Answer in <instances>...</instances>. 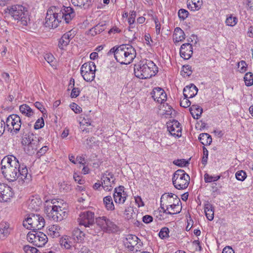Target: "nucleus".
I'll use <instances>...</instances> for the list:
<instances>
[{"label":"nucleus","instance_id":"obj_54","mask_svg":"<svg viewBox=\"0 0 253 253\" xmlns=\"http://www.w3.org/2000/svg\"><path fill=\"white\" fill-rule=\"evenodd\" d=\"M182 71L184 72V75H186V76H189L192 73V68L189 65H184L183 66Z\"/></svg>","mask_w":253,"mask_h":253},{"label":"nucleus","instance_id":"obj_49","mask_svg":"<svg viewBox=\"0 0 253 253\" xmlns=\"http://www.w3.org/2000/svg\"><path fill=\"white\" fill-rule=\"evenodd\" d=\"M239 71L240 73H245L247 70V64L245 61L242 60L238 64Z\"/></svg>","mask_w":253,"mask_h":253},{"label":"nucleus","instance_id":"obj_35","mask_svg":"<svg viewBox=\"0 0 253 253\" xmlns=\"http://www.w3.org/2000/svg\"><path fill=\"white\" fill-rule=\"evenodd\" d=\"M161 202L166 201L168 204L172 203V200H175L176 202H180L179 199L177 196L171 193L163 194L161 197Z\"/></svg>","mask_w":253,"mask_h":253},{"label":"nucleus","instance_id":"obj_52","mask_svg":"<svg viewBox=\"0 0 253 253\" xmlns=\"http://www.w3.org/2000/svg\"><path fill=\"white\" fill-rule=\"evenodd\" d=\"M73 178L74 180L80 185H83L85 183V180L81 175H78L77 173H74Z\"/></svg>","mask_w":253,"mask_h":253},{"label":"nucleus","instance_id":"obj_32","mask_svg":"<svg viewBox=\"0 0 253 253\" xmlns=\"http://www.w3.org/2000/svg\"><path fill=\"white\" fill-rule=\"evenodd\" d=\"M190 113L195 119H198L203 112V109L197 105H193L189 109Z\"/></svg>","mask_w":253,"mask_h":253},{"label":"nucleus","instance_id":"obj_31","mask_svg":"<svg viewBox=\"0 0 253 253\" xmlns=\"http://www.w3.org/2000/svg\"><path fill=\"white\" fill-rule=\"evenodd\" d=\"M187 7L193 11L199 10L203 5L202 0H188Z\"/></svg>","mask_w":253,"mask_h":253},{"label":"nucleus","instance_id":"obj_58","mask_svg":"<svg viewBox=\"0 0 253 253\" xmlns=\"http://www.w3.org/2000/svg\"><path fill=\"white\" fill-rule=\"evenodd\" d=\"M80 93V90L79 88L73 87L70 96L71 98H76L79 95Z\"/></svg>","mask_w":253,"mask_h":253},{"label":"nucleus","instance_id":"obj_42","mask_svg":"<svg viewBox=\"0 0 253 253\" xmlns=\"http://www.w3.org/2000/svg\"><path fill=\"white\" fill-rule=\"evenodd\" d=\"M169 228L167 227H163L161 229V230L159 233V237L161 239H165V238H168L169 237Z\"/></svg>","mask_w":253,"mask_h":253},{"label":"nucleus","instance_id":"obj_38","mask_svg":"<svg viewBox=\"0 0 253 253\" xmlns=\"http://www.w3.org/2000/svg\"><path fill=\"white\" fill-rule=\"evenodd\" d=\"M101 183L102 188L106 191L111 190V182L110 178L107 174L103 175L101 178Z\"/></svg>","mask_w":253,"mask_h":253},{"label":"nucleus","instance_id":"obj_59","mask_svg":"<svg viewBox=\"0 0 253 253\" xmlns=\"http://www.w3.org/2000/svg\"><path fill=\"white\" fill-rule=\"evenodd\" d=\"M111 197L110 196H106L103 199V203L107 210L111 209Z\"/></svg>","mask_w":253,"mask_h":253},{"label":"nucleus","instance_id":"obj_41","mask_svg":"<svg viewBox=\"0 0 253 253\" xmlns=\"http://www.w3.org/2000/svg\"><path fill=\"white\" fill-rule=\"evenodd\" d=\"M245 84L250 86L253 84V74L251 72L247 73L244 78Z\"/></svg>","mask_w":253,"mask_h":253},{"label":"nucleus","instance_id":"obj_5","mask_svg":"<svg viewBox=\"0 0 253 253\" xmlns=\"http://www.w3.org/2000/svg\"><path fill=\"white\" fill-rule=\"evenodd\" d=\"M4 11L13 19L24 26H27L30 23V15L29 10L27 7L22 5L16 4L7 7Z\"/></svg>","mask_w":253,"mask_h":253},{"label":"nucleus","instance_id":"obj_10","mask_svg":"<svg viewBox=\"0 0 253 253\" xmlns=\"http://www.w3.org/2000/svg\"><path fill=\"white\" fill-rule=\"evenodd\" d=\"M60 12L59 7L57 6H51L47 10L45 18L44 25L49 28H55L57 27L60 21L59 18Z\"/></svg>","mask_w":253,"mask_h":253},{"label":"nucleus","instance_id":"obj_64","mask_svg":"<svg viewBox=\"0 0 253 253\" xmlns=\"http://www.w3.org/2000/svg\"><path fill=\"white\" fill-rule=\"evenodd\" d=\"M146 43L147 45H151L153 43V40L151 39L150 35L149 34H146L144 36Z\"/></svg>","mask_w":253,"mask_h":253},{"label":"nucleus","instance_id":"obj_15","mask_svg":"<svg viewBox=\"0 0 253 253\" xmlns=\"http://www.w3.org/2000/svg\"><path fill=\"white\" fill-rule=\"evenodd\" d=\"M124 242L126 247L131 251H133L135 246V250L137 251L139 248V246H141L142 244L138 238L136 236L132 234L127 235Z\"/></svg>","mask_w":253,"mask_h":253},{"label":"nucleus","instance_id":"obj_24","mask_svg":"<svg viewBox=\"0 0 253 253\" xmlns=\"http://www.w3.org/2000/svg\"><path fill=\"white\" fill-rule=\"evenodd\" d=\"M198 88L193 84L185 86L183 89V95L186 98H193L198 92Z\"/></svg>","mask_w":253,"mask_h":253},{"label":"nucleus","instance_id":"obj_25","mask_svg":"<svg viewBox=\"0 0 253 253\" xmlns=\"http://www.w3.org/2000/svg\"><path fill=\"white\" fill-rule=\"evenodd\" d=\"M96 223L104 231L110 230V221L105 216L99 217L96 219Z\"/></svg>","mask_w":253,"mask_h":253},{"label":"nucleus","instance_id":"obj_33","mask_svg":"<svg viewBox=\"0 0 253 253\" xmlns=\"http://www.w3.org/2000/svg\"><path fill=\"white\" fill-rule=\"evenodd\" d=\"M19 110L23 115L28 117H31L34 114L33 109L26 104L20 105L19 107Z\"/></svg>","mask_w":253,"mask_h":253},{"label":"nucleus","instance_id":"obj_37","mask_svg":"<svg viewBox=\"0 0 253 253\" xmlns=\"http://www.w3.org/2000/svg\"><path fill=\"white\" fill-rule=\"evenodd\" d=\"M198 139L200 142L204 146L210 145L212 142L211 136L207 133H201L198 137Z\"/></svg>","mask_w":253,"mask_h":253},{"label":"nucleus","instance_id":"obj_23","mask_svg":"<svg viewBox=\"0 0 253 253\" xmlns=\"http://www.w3.org/2000/svg\"><path fill=\"white\" fill-rule=\"evenodd\" d=\"M19 172H18V179L23 182L28 183L30 181L31 176L28 173V169L26 166L20 165Z\"/></svg>","mask_w":253,"mask_h":253},{"label":"nucleus","instance_id":"obj_46","mask_svg":"<svg viewBox=\"0 0 253 253\" xmlns=\"http://www.w3.org/2000/svg\"><path fill=\"white\" fill-rule=\"evenodd\" d=\"M44 59L51 66H54L55 58L51 54H46L44 55Z\"/></svg>","mask_w":253,"mask_h":253},{"label":"nucleus","instance_id":"obj_17","mask_svg":"<svg viewBox=\"0 0 253 253\" xmlns=\"http://www.w3.org/2000/svg\"><path fill=\"white\" fill-rule=\"evenodd\" d=\"M168 130L172 136L180 137L181 135V127L180 123L176 120H173L167 124Z\"/></svg>","mask_w":253,"mask_h":253},{"label":"nucleus","instance_id":"obj_6","mask_svg":"<svg viewBox=\"0 0 253 253\" xmlns=\"http://www.w3.org/2000/svg\"><path fill=\"white\" fill-rule=\"evenodd\" d=\"M43 138L37 137L33 133H28L23 136L22 139V144L25 152L29 155H33L37 152L38 148L40 146L41 141Z\"/></svg>","mask_w":253,"mask_h":253},{"label":"nucleus","instance_id":"obj_20","mask_svg":"<svg viewBox=\"0 0 253 253\" xmlns=\"http://www.w3.org/2000/svg\"><path fill=\"white\" fill-rule=\"evenodd\" d=\"M60 244L62 247L67 250L70 251V253H75L81 247L80 244H76L74 245H72V242L70 241L68 237H63L60 240Z\"/></svg>","mask_w":253,"mask_h":253},{"label":"nucleus","instance_id":"obj_62","mask_svg":"<svg viewBox=\"0 0 253 253\" xmlns=\"http://www.w3.org/2000/svg\"><path fill=\"white\" fill-rule=\"evenodd\" d=\"M35 106L42 113L44 114L46 111L42 104L39 102H36L34 104Z\"/></svg>","mask_w":253,"mask_h":253},{"label":"nucleus","instance_id":"obj_14","mask_svg":"<svg viewBox=\"0 0 253 253\" xmlns=\"http://www.w3.org/2000/svg\"><path fill=\"white\" fill-rule=\"evenodd\" d=\"M127 194L125 191V187L119 186L114 189L113 198L115 203L118 205L124 204L126 200Z\"/></svg>","mask_w":253,"mask_h":253},{"label":"nucleus","instance_id":"obj_28","mask_svg":"<svg viewBox=\"0 0 253 253\" xmlns=\"http://www.w3.org/2000/svg\"><path fill=\"white\" fill-rule=\"evenodd\" d=\"M173 38L174 42H181L185 38V33L180 28L176 27L174 31Z\"/></svg>","mask_w":253,"mask_h":253},{"label":"nucleus","instance_id":"obj_18","mask_svg":"<svg viewBox=\"0 0 253 253\" xmlns=\"http://www.w3.org/2000/svg\"><path fill=\"white\" fill-rule=\"evenodd\" d=\"M42 204V201L38 196H32L27 202L28 209L31 211H39Z\"/></svg>","mask_w":253,"mask_h":253},{"label":"nucleus","instance_id":"obj_21","mask_svg":"<svg viewBox=\"0 0 253 253\" xmlns=\"http://www.w3.org/2000/svg\"><path fill=\"white\" fill-rule=\"evenodd\" d=\"M152 97L158 103H162L167 99V94L164 90L160 87H155L152 93Z\"/></svg>","mask_w":253,"mask_h":253},{"label":"nucleus","instance_id":"obj_3","mask_svg":"<svg viewBox=\"0 0 253 253\" xmlns=\"http://www.w3.org/2000/svg\"><path fill=\"white\" fill-rule=\"evenodd\" d=\"M116 61L121 64H129L136 56V51L132 46L129 44H122L115 49L112 48V53Z\"/></svg>","mask_w":253,"mask_h":253},{"label":"nucleus","instance_id":"obj_1","mask_svg":"<svg viewBox=\"0 0 253 253\" xmlns=\"http://www.w3.org/2000/svg\"><path fill=\"white\" fill-rule=\"evenodd\" d=\"M1 169L4 177L10 181L18 179L20 164L17 159L13 156L4 157L1 162Z\"/></svg>","mask_w":253,"mask_h":253},{"label":"nucleus","instance_id":"obj_55","mask_svg":"<svg viewBox=\"0 0 253 253\" xmlns=\"http://www.w3.org/2000/svg\"><path fill=\"white\" fill-rule=\"evenodd\" d=\"M189 98H184L180 100V105L181 107L184 108H187L191 105V102L188 100Z\"/></svg>","mask_w":253,"mask_h":253},{"label":"nucleus","instance_id":"obj_36","mask_svg":"<svg viewBox=\"0 0 253 253\" xmlns=\"http://www.w3.org/2000/svg\"><path fill=\"white\" fill-rule=\"evenodd\" d=\"M72 236L74 240L79 243L83 242L85 238V234L79 228H76L73 230Z\"/></svg>","mask_w":253,"mask_h":253},{"label":"nucleus","instance_id":"obj_27","mask_svg":"<svg viewBox=\"0 0 253 253\" xmlns=\"http://www.w3.org/2000/svg\"><path fill=\"white\" fill-rule=\"evenodd\" d=\"M124 215L128 220L133 219L135 220L137 214L134 211V207L131 206L126 207L124 211Z\"/></svg>","mask_w":253,"mask_h":253},{"label":"nucleus","instance_id":"obj_2","mask_svg":"<svg viewBox=\"0 0 253 253\" xmlns=\"http://www.w3.org/2000/svg\"><path fill=\"white\" fill-rule=\"evenodd\" d=\"M45 212L47 216L55 221H60L67 216V206L56 200L46 201Z\"/></svg>","mask_w":253,"mask_h":253},{"label":"nucleus","instance_id":"obj_39","mask_svg":"<svg viewBox=\"0 0 253 253\" xmlns=\"http://www.w3.org/2000/svg\"><path fill=\"white\" fill-rule=\"evenodd\" d=\"M91 1V0H71L72 4L75 6L84 8H87L89 6Z\"/></svg>","mask_w":253,"mask_h":253},{"label":"nucleus","instance_id":"obj_16","mask_svg":"<svg viewBox=\"0 0 253 253\" xmlns=\"http://www.w3.org/2000/svg\"><path fill=\"white\" fill-rule=\"evenodd\" d=\"M59 18L60 19L61 21L63 19L66 23H69L75 16L74 11L71 7H59Z\"/></svg>","mask_w":253,"mask_h":253},{"label":"nucleus","instance_id":"obj_45","mask_svg":"<svg viewBox=\"0 0 253 253\" xmlns=\"http://www.w3.org/2000/svg\"><path fill=\"white\" fill-rule=\"evenodd\" d=\"M136 16V13L135 11L133 10V11H131L130 12L129 17L128 18L127 21H128V23H129L130 26L131 28H133V26L132 25L134 24V23L135 22Z\"/></svg>","mask_w":253,"mask_h":253},{"label":"nucleus","instance_id":"obj_11","mask_svg":"<svg viewBox=\"0 0 253 253\" xmlns=\"http://www.w3.org/2000/svg\"><path fill=\"white\" fill-rule=\"evenodd\" d=\"M5 122V129H7L12 135L17 134L21 126V120L16 114H12L6 118Z\"/></svg>","mask_w":253,"mask_h":253},{"label":"nucleus","instance_id":"obj_13","mask_svg":"<svg viewBox=\"0 0 253 253\" xmlns=\"http://www.w3.org/2000/svg\"><path fill=\"white\" fill-rule=\"evenodd\" d=\"M27 239L29 242L38 247L43 246L47 242L46 235L39 231L29 232L27 234Z\"/></svg>","mask_w":253,"mask_h":253},{"label":"nucleus","instance_id":"obj_53","mask_svg":"<svg viewBox=\"0 0 253 253\" xmlns=\"http://www.w3.org/2000/svg\"><path fill=\"white\" fill-rule=\"evenodd\" d=\"M44 125V120L42 118L39 119L37 120L34 125V128L35 129H38L43 127Z\"/></svg>","mask_w":253,"mask_h":253},{"label":"nucleus","instance_id":"obj_43","mask_svg":"<svg viewBox=\"0 0 253 253\" xmlns=\"http://www.w3.org/2000/svg\"><path fill=\"white\" fill-rule=\"evenodd\" d=\"M220 178V176L219 175L212 176L207 173H206L204 175V179L206 183L211 182L212 181H216L218 180Z\"/></svg>","mask_w":253,"mask_h":253},{"label":"nucleus","instance_id":"obj_47","mask_svg":"<svg viewBox=\"0 0 253 253\" xmlns=\"http://www.w3.org/2000/svg\"><path fill=\"white\" fill-rule=\"evenodd\" d=\"M236 178L240 181H244L247 177L246 173L243 170L238 171L235 174Z\"/></svg>","mask_w":253,"mask_h":253},{"label":"nucleus","instance_id":"obj_26","mask_svg":"<svg viewBox=\"0 0 253 253\" xmlns=\"http://www.w3.org/2000/svg\"><path fill=\"white\" fill-rule=\"evenodd\" d=\"M10 229L8 223L1 222L0 223V239H5L10 234Z\"/></svg>","mask_w":253,"mask_h":253},{"label":"nucleus","instance_id":"obj_12","mask_svg":"<svg viewBox=\"0 0 253 253\" xmlns=\"http://www.w3.org/2000/svg\"><path fill=\"white\" fill-rule=\"evenodd\" d=\"M95 71L96 66L93 62L84 63L80 69L82 77L86 82H91L94 79Z\"/></svg>","mask_w":253,"mask_h":253},{"label":"nucleus","instance_id":"obj_63","mask_svg":"<svg viewBox=\"0 0 253 253\" xmlns=\"http://www.w3.org/2000/svg\"><path fill=\"white\" fill-rule=\"evenodd\" d=\"M153 219V217L150 215H145L142 217L143 222L146 224L151 222Z\"/></svg>","mask_w":253,"mask_h":253},{"label":"nucleus","instance_id":"obj_19","mask_svg":"<svg viewBox=\"0 0 253 253\" xmlns=\"http://www.w3.org/2000/svg\"><path fill=\"white\" fill-rule=\"evenodd\" d=\"M12 196L11 188L6 184L0 183V202H6Z\"/></svg>","mask_w":253,"mask_h":253},{"label":"nucleus","instance_id":"obj_22","mask_svg":"<svg viewBox=\"0 0 253 253\" xmlns=\"http://www.w3.org/2000/svg\"><path fill=\"white\" fill-rule=\"evenodd\" d=\"M193 54V48L190 43H185L181 45L180 48V54L185 60L189 59Z\"/></svg>","mask_w":253,"mask_h":253},{"label":"nucleus","instance_id":"obj_56","mask_svg":"<svg viewBox=\"0 0 253 253\" xmlns=\"http://www.w3.org/2000/svg\"><path fill=\"white\" fill-rule=\"evenodd\" d=\"M203 157L202 158V162L203 165H205L207 163V160L208 158V151L205 146L203 147Z\"/></svg>","mask_w":253,"mask_h":253},{"label":"nucleus","instance_id":"obj_29","mask_svg":"<svg viewBox=\"0 0 253 253\" xmlns=\"http://www.w3.org/2000/svg\"><path fill=\"white\" fill-rule=\"evenodd\" d=\"M179 203V202H177V204H166V207H167V210H169V209H170V211H168L166 213L168 214H174L179 213L181 211V207L178 204Z\"/></svg>","mask_w":253,"mask_h":253},{"label":"nucleus","instance_id":"obj_60","mask_svg":"<svg viewBox=\"0 0 253 253\" xmlns=\"http://www.w3.org/2000/svg\"><path fill=\"white\" fill-rule=\"evenodd\" d=\"M165 108V109L163 110V114L168 116L171 115L172 112L171 107L167 104V106Z\"/></svg>","mask_w":253,"mask_h":253},{"label":"nucleus","instance_id":"obj_57","mask_svg":"<svg viewBox=\"0 0 253 253\" xmlns=\"http://www.w3.org/2000/svg\"><path fill=\"white\" fill-rule=\"evenodd\" d=\"M47 146H42L39 151H37V155L38 157H41L44 155L48 150Z\"/></svg>","mask_w":253,"mask_h":253},{"label":"nucleus","instance_id":"obj_9","mask_svg":"<svg viewBox=\"0 0 253 253\" xmlns=\"http://www.w3.org/2000/svg\"><path fill=\"white\" fill-rule=\"evenodd\" d=\"M190 176L183 169L177 170L173 175L172 183L176 189H186L189 184Z\"/></svg>","mask_w":253,"mask_h":253},{"label":"nucleus","instance_id":"obj_40","mask_svg":"<svg viewBox=\"0 0 253 253\" xmlns=\"http://www.w3.org/2000/svg\"><path fill=\"white\" fill-rule=\"evenodd\" d=\"M238 22V19L232 15H227L225 20V24L227 26L233 27L236 25Z\"/></svg>","mask_w":253,"mask_h":253},{"label":"nucleus","instance_id":"obj_34","mask_svg":"<svg viewBox=\"0 0 253 253\" xmlns=\"http://www.w3.org/2000/svg\"><path fill=\"white\" fill-rule=\"evenodd\" d=\"M60 227L58 225H52L49 227L47 234L52 238H56L60 236Z\"/></svg>","mask_w":253,"mask_h":253},{"label":"nucleus","instance_id":"obj_4","mask_svg":"<svg viewBox=\"0 0 253 253\" xmlns=\"http://www.w3.org/2000/svg\"><path fill=\"white\" fill-rule=\"evenodd\" d=\"M158 72V68L151 60H143L134 67L135 76L140 79H149L155 76Z\"/></svg>","mask_w":253,"mask_h":253},{"label":"nucleus","instance_id":"obj_7","mask_svg":"<svg viewBox=\"0 0 253 253\" xmlns=\"http://www.w3.org/2000/svg\"><path fill=\"white\" fill-rule=\"evenodd\" d=\"M94 214L93 212L90 211H85L80 213L78 218L80 225H83L85 227H88L89 229L87 230L88 233L94 235L98 232L97 231L92 229V227H94Z\"/></svg>","mask_w":253,"mask_h":253},{"label":"nucleus","instance_id":"obj_30","mask_svg":"<svg viewBox=\"0 0 253 253\" xmlns=\"http://www.w3.org/2000/svg\"><path fill=\"white\" fill-rule=\"evenodd\" d=\"M204 211L207 219L211 221L214 217V208L213 206L208 202L204 205Z\"/></svg>","mask_w":253,"mask_h":253},{"label":"nucleus","instance_id":"obj_61","mask_svg":"<svg viewBox=\"0 0 253 253\" xmlns=\"http://www.w3.org/2000/svg\"><path fill=\"white\" fill-rule=\"evenodd\" d=\"M86 144L89 148H91L93 146V145L95 143V138L94 137H90L86 139Z\"/></svg>","mask_w":253,"mask_h":253},{"label":"nucleus","instance_id":"obj_51","mask_svg":"<svg viewBox=\"0 0 253 253\" xmlns=\"http://www.w3.org/2000/svg\"><path fill=\"white\" fill-rule=\"evenodd\" d=\"M173 163L178 167H183L186 166L188 164V162L185 159H177L173 162Z\"/></svg>","mask_w":253,"mask_h":253},{"label":"nucleus","instance_id":"obj_44","mask_svg":"<svg viewBox=\"0 0 253 253\" xmlns=\"http://www.w3.org/2000/svg\"><path fill=\"white\" fill-rule=\"evenodd\" d=\"M189 12L184 9H180L178 12V16L181 20H184L188 16Z\"/></svg>","mask_w":253,"mask_h":253},{"label":"nucleus","instance_id":"obj_48","mask_svg":"<svg viewBox=\"0 0 253 253\" xmlns=\"http://www.w3.org/2000/svg\"><path fill=\"white\" fill-rule=\"evenodd\" d=\"M75 31L73 30L67 32L63 35V39H65L66 40H69V42L71 41V40L75 37Z\"/></svg>","mask_w":253,"mask_h":253},{"label":"nucleus","instance_id":"obj_50","mask_svg":"<svg viewBox=\"0 0 253 253\" xmlns=\"http://www.w3.org/2000/svg\"><path fill=\"white\" fill-rule=\"evenodd\" d=\"M69 41L67 40H66L65 39H63V36H62L59 42V47L60 49H63L69 44Z\"/></svg>","mask_w":253,"mask_h":253},{"label":"nucleus","instance_id":"obj_8","mask_svg":"<svg viewBox=\"0 0 253 253\" xmlns=\"http://www.w3.org/2000/svg\"><path fill=\"white\" fill-rule=\"evenodd\" d=\"M23 226L27 229L33 230L42 229L45 225L44 219L39 214H35L32 213L23 221Z\"/></svg>","mask_w":253,"mask_h":253}]
</instances>
